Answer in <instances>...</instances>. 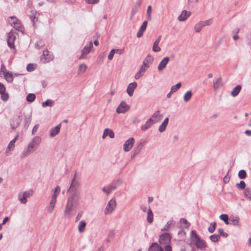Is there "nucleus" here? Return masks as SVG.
Returning <instances> with one entry per match:
<instances>
[{
  "label": "nucleus",
  "mask_w": 251,
  "mask_h": 251,
  "mask_svg": "<svg viewBox=\"0 0 251 251\" xmlns=\"http://www.w3.org/2000/svg\"><path fill=\"white\" fill-rule=\"evenodd\" d=\"M35 98H36V96L34 94L30 93L27 96V97L26 98V100L28 102H32L34 101V100H35Z\"/></svg>",
  "instance_id": "nucleus-40"
},
{
  "label": "nucleus",
  "mask_w": 251,
  "mask_h": 251,
  "mask_svg": "<svg viewBox=\"0 0 251 251\" xmlns=\"http://www.w3.org/2000/svg\"><path fill=\"white\" fill-rule=\"evenodd\" d=\"M238 176L240 179H244L246 176V172L244 170H240L238 173Z\"/></svg>",
  "instance_id": "nucleus-48"
},
{
  "label": "nucleus",
  "mask_w": 251,
  "mask_h": 251,
  "mask_svg": "<svg viewBox=\"0 0 251 251\" xmlns=\"http://www.w3.org/2000/svg\"><path fill=\"white\" fill-rule=\"evenodd\" d=\"M26 69L28 72H31L34 70L33 65L31 64H29L26 67Z\"/></svg>",
  "instance_id": "nucleus-60"
},
{
  "label": "nucleus",
  "mask_w": 251,
  "mask_h": 251,
  "mask_svg": "<svg viewBox=\"0 0 251 251\" xmlns=\"http://www.w3.org/2000/svg\"><path fill=\"white\" fill-rule=\"evenodd\" d=\"M80 197L79 194L74 193L68 198L64 211V215L66 218H70L71 217V212L73 211V207H76L78 204V201Z\"/></svg>",
  "instance_id": "nucleus-1"
},
{
  "label": "nucleus",
  "mask_w": 251,
  "mask_h": 251,
  "mask_svg": "<svg viewBox=\"0 0 251 251\" xmlns=\"http://www.w3.org/2000/svg\"><path fill=\"white\" fill-rule=\"evenodd\" d=\"M129 109V106L125 101H122L116 109L118 113H125Z\"/></svg>",
  "instance_id": "nucleus-8"
},
{
  "label": "nucleus",
  "mask_w": 251,
  "mask_h": 251,
  "mask_svg": "<svg viewBox=\"0 0 251 251\" xmlns=\"http://www.w3.org/2000/svg\"><path fill=\"white\" fill-rule=\"evenodd\" d=\"M18 138V136H16L12 140H11L8 144V146L6 150L5 153L6 155H8L11 151L13 150L15 147V143L17 140Z\"/></svg>",
  "instance_id": "nucleus-15"
},
{
  "label": "nucleus",
  "mask_w": 251,
  "mask_h": 251,
  "mask_svg": "<svg viewBox=\"0 0 251 251\" xmlns=\"http://www.w3.org/2000/svg\"><path fill=\"white\" fill-rule=\"evenodd\" d=\"M18 199L19 200L21 201V202L23 204H25L27 202V199L23 193H20L18 195Z\"/></svg>",
  "instance_id": "nucleus-41"
},
{
  "label": "nucleus",
  "mask_w": 251,
  "mask_h": 251,
  "mask_svg": "<svg viewBox=\"0 0 251 251\" xmlns=\"http://www.w3.org/2000/svg\"><path fill=\"white\" fill-rule=\"evenodd\" d=\"M100 0H85V1L89 4H95L97 3Z\"/></svg>",
  "instance_id": "nucleus-63"
},
{
  "label": "nucleus",
  "mask_w": 251,
  "mask_h": 251,
  "mask_svg": "<svg viewBox=\"0 0 251 251\" xmlns=\"http://www.w3.org/2000/svg\"><path fill=\"white\" fill-rule=\"evenodd\" d=\"M213 83V87L215 89H217L222 86V79L220 77L214 79Z\"/></svg>",
  "instance_id": "nucleus-33"
},
{
  "label": "nucleus",
  "mask_w": 251,
  "mask_h": 251,
  "mask_svg": "<svg viewBox=\"0 0 251 251\" xmlns=\"http://www.w3.org/2000/svg\"><path fill=\"white\" fill-rule=\"evenodd\" d=\"M116 189V186L113 184H109L105 186L102 189L103 192L107 195H109L113 190Z\"/></svg>",
  "instance_id": "nucleus-19"
},
{
  "label": "nucleus",
  "mask_w": 251,
  "mask_h": 251,
  "mask_svg": "<svg viewBox=\"0 0 251 251\" xmlns=\"http://www.w3.org/2000/svg\"><path fill=\"white\" fill-rule=\"evenodd\" d=\"M153 216L151 210L149 208L147 212V220L149 223H151L153 221Z\"/></svg>",
  "instance_id": "nucleus-35"
},
{
  "label": "nucleus",
  "mask_w": 251,
  "mask_h": 251,
  "mask_svg": "<svg viewBox=\"0 0 251 251\" xmlns=\"http://www.w3.org/2000/svg\"><path fill=\"white\" fill-rule=\"evenodd\" d=\"M216 223L215 222H212L210 224V226L208 227V231L210 233H213L216 228Z\"/></svg>",
  "instance_id": "nucleus-46"
},
{
  "label": "nucleus",
  "mask_w": 251,
  "mask_h": 251,
  "mask_svg": "<svg viewBox=\"0 0 251 251\" xmlns=\"http://www.w3.org/2000/svg\"><path fill=\"white\" fill-rule=\"evenodd\" d=\"M23 194L25 197V198L27 199V198H29V197L33 195V192L32 190H29L28 191H25L24 192Z\"/></svg>",
  "instance_id": "nucleus-53"
},
{
  "label": "nucleus",
  "mask_w": 251,
  "mask_h": 251,
  "mask_svg": "<svg viewBox=\"0 0 251 251\" xmlns=\"http://www.w3.org/2000/svg\"><path fill=\"white\" fill-rule=\"evenodd\" d=\"M16 39V36L12 32H10L8 34L7 43L8 46L10 48H14V41Z\"/></svg>",
  "instance_id": "nucleus-14"
},
{
  "label": "nucleus",
  "mask_w": 251,
  "mask_h": 251,
  "mask_svg": "<svg viewBox=\"0 0 251 251\" xmlns=\"http://www.w3.org/2000/svg\"><path fill=\"white\" fill-rule=\"evenodd\" d=\"M220 218L223 220L226 224L227 225L228 224V217L227 215L225 214H222L220 216Z\"/></svg>",
  "instance_id": "nucleus-45"
},
{
  "label": "nucleus",
  "mask_w": 251,
  "mask_h": 251,
  "mask_svg": "<svg viewBox=\"0 0 251 251\" xmlns=\"http://www.w3.org/2000/svg\"><path fill=\"white\" fill-rule=\"evenodd\" d=\"M93 48V43L92 42H90L88 46H85L82 50V54L79 57V59H82L84 58L85 56L88 54L92 48Z\"/></svg>",
  "instance_id": "nucleus-11"
},
{
  "label": "nucleus",
  "mask_w": 251,
  "mask_h": 251,
  "mask_svg": "<svg viewBox=\"0 0 251 251\" xmlns=\"http://www.w3.org/2000/svg\"><path fill=\"white\" fill-rule=\"evenodd\" d=\"M137 84L136 82H133L129 84L127 87L126 92L129 96H133L135 89L137 87Z\"/></svg>",
  "instance_id": "nucleus-13"
},
{
  "label": "nucleus",
  "mask_w": 251,
  "mask_h": 251,
  "mask_svg": "<svg viewBox=\"0 0 251 251\" xmlns=\"http://www.w3.org/2000/svg\"><path fill=\"white\" fill-rule=\"evenodd\" d=\"M53 105V101L51 100H48L46 101L42 102V106L43 107H46L47 106L51 107Z\"/></svg>",
  "instance_id": "nucleus-39"
},
{
  "label": "nucleus",
  "mask_w": 251,
  "mask_h": 251,
  "mask_svg": "<svg viewBox=\"0 0 251 251\" xmlns=\"http://www.w3.org/2000/svg\"><path fill=\"white\" fill-rule=\"evenodd\" d=\"M244 196L245 197L251 201V189L250 188H247L245 189L244 191Z\"/></svg>",
  "instance_id": "nucleus-38"
},
{
  "label": "nucleus",
  "mask_w": 251,
  "mask_h": 251,
  "mask_svg": "<svg viewBox=\"0 0 251 251\" xmlns=\"http://www.w3.org/2000/svg\"><path fill=\"white\" fill-rule=\"evenodd\" d=\"M148 251H163V250L157 243H153L149 248Z\"/></svg>",
  "instance_id": "nucleus-28"
},
{
  "label": "nucleus",
  "mask_w": 251,
  "mask_h": 251,
  "mask_svg": "<svg viewBox=\"0 0 251 251\" xmlns=\"http://www.w3.org/2000/svg\"><path fill=\"white\" fill-rule=\"evenodd\" d=\"M0 94H1V98L3 101H6L8 100L9 95L8 94L4 92L3 93H1Z\"/></svg>",
  "instance_id": "nucleus-52"
},
{
  "label": "nucleus",
  "mask_w": 251,
  "mask_h": 251,
  "mask_svg": "<svg viewBox=\"0 0 251 251\" xmlns=\"http://www.w3.org/2000/svg\"><path fill=\"white\" fill-rule=\"evenodd\" d=\"M181 84L180 82L177 83L176 85L172 86L171 89V93H175L181 87Z\"/></svg>",
  "instance_id": "nucleus-42"
},
{
  "label": "nucleus",
  "mask_w": 251,
  "mask_h": 251,
  "mask_svg": "<svg viewBox=\"0 0 251 251\" xmlns=\"http://www.w3.org/2000/svg\"><path fill=\"white\" fill-rule=\"evenodd\" d=\"M236 186L239 189L243 190L246 187V183L244 181H241L240 183L236 184Z\"/></svg>",
  "instance_id": "nucleus-47"
},
{
  "label": "nucleus",
  "mask_w": 251,
  "mask_h": 251,
  "mask_svg": "<svg viewBox=\"0 0 251 251\" xmlns=\"http://www.w3.org/2000/svg\"><path fill=\"white\" fill-rule=\"evenodd\" d=\"M5 91V88L4 85L0 83V94L3 93Z\"/></svg>",
  "instance_id": "nucleus-62"
},
{
  "label": "nucleus",
  "mask_w": 251,
  "mask_h": 251,
  "mask_svg": "<svg viewBox=\"0 0 251 251\" xmlns=\"http://www.w3.org/2000/svg\"><path fill=\"white\" fill-rule=\"evenodd\" d=\"M87 65L85 64H82L79 66L78 68V74H81L85 72L87 69Z\"/></svg>",
  "instance_id": "nucleus-44"
},
{
  "label": "nucleus",
  "mask_w": 251,
  "mask_h": 251,
  "mask_svg": "<svg viewBox=\"0 0 251 251\" xmlns=\"http://www.w3.org/2000/svg\"><path fill=\"white\" fill-rule=\"evenodd\" d=\"M192 97V92L191 91L186 92L184 96L183 100L185 102L189 101Z\"/></svg>",
  "instance_id": "nucleus-36"
},
{
  "label": "nucleus",
  "mask_w": 251,
  "mask_h": 251,
  "mask_svg": "<svg viewBox=\"0 0 251 251\" xmlns=\"http://www.w3.org/2000/svg\"><path fill=\"white\" fill-rule=\"evenodd\" d=\"M75 176L76 175H75L74 177L72 179L71 185L68 191V192H73V194L75 193L76 189L79 185L78 182L75 180Z\"/></svg>",
  "instance_id": "nucleus-10"
},
{
  "label": "nucleus",
  "mask_w": 251,
  "mask_h": 251,
  "mask_svg": "<svg viewBox=\"0 0 251 251\" xmlns=\"http://www.w3.org/2000/svg\"><path fill=\"white\" fill-rule=\"evenodd\" d=\"M4 77L6 80L9 82H11L13 81V78L12 75L8 72L4 73Z\"/></svg>",
  "instance_id": "nucleus-43"
},
{
  "label": "nucleus",
  "mask_w": 251,
  "mask_h": 251,
  "mask_svg": "<svg viewBox=\"0 0 251 251\" xmlns=\"http://www.w3.org/2000/svg\"><path fill=\"white\" fill-rule=\"evenodd\" d=\"M233 225L239 226V219L238 217H236L235 219L231 220Z\"/></svg>",
  "instance_id": "nucleus-54"
},
{
  "label": "nucleus",
  "mask_w": 251,
  "mask_h": 251,
  "mask_svg": "<svg viewBox=\"0 0 251 251\" xmlns=\"http://www.w3.org/2000/svg\"><path fill=\"white\" fill-rule=\"evenodd\" d=\"M38 128H39V125H36L33 127L32 130V134L33 135H34L36 133Z\"/></svg>",
  "instance_id": "nucleus-61"
},
{
  "label": "nucleus",
  "mask_w": 251,
  "mask_h": 251,
  "mask_svg": "<svg viewBox=\"0 0 251 251\" xmlns=\"http://www.w3.org/2000/svg\"><path fill=\"white\" fill-rule=\"evenodd\" d=\"M169 122V118H166L163 123L161 124V125L159 127V131L160 132H162L164 131L166 129V126Z\"/></svg>",
  "instance_id": "nucleus-29"
},
{
  "label": "nucleus",
  "mask_w": 251,
  "mask_h": 251,
  "mask_svg": "<svg viewBox=\"0 0 251 251\" xmlns=\"http://www.w3.org/2000/svg\"><path fill=\"white\" fill-rule=\"evenodd\" d=\"M218 230L219 233L220 235H222V236H223L224 237H226L227 236V234L224 232V231L223 228H220L218 229Z\"/></svg>",
  "instance_id": "nucleus-57"
},
{
  "label": "nucleus",
  "mask_w": 251,
  "mask_h": 251,
  "mask_svg": "<svg viewBox=\"0 0 251 251\" xmlns=\"http://www.w3.org/2000/svg\"><path fill=\"white\" fill-rule=\"evenodd\" d=\"M190 226V223L184 218L180 219L179 223V226L181 228H187Z\"/></svg>",
  "instance_id": "nucleus-27"
},
{
  "label": "nucleus",
  "mask_w": 251,
  "mask_h": 251,
  "mask_svg": "<svg viewBox=\"0 0 251 251\" xmlns=\"http://www.w3.org/2000/svg\"><path fill=\"white\" fill-rule=\"evenodd\" d=\"M210 238L212 241L216 242V241H218V240H219V239L220 238V236L219 235L214 234V235H211L210 237Z\"/></svg>",
  "instance_id": "nucleus-50"
},
{
  "label": "nucleus",
  "mask_w": 251,
  "mask_h": 251,
  "mask_svg": "<svg viewBox=\"0 0 251 251\" xmlns=\"http://www.w3.org/2000/svg\"><path fill=\"white\" fill-rule=\"evenodd\" d=\"M201 22L203 23L204 26H207V25H210L212 23V21L211 19H209V20H206L205 21H201Z\"/></svg>",
  "instance_id": "nucleus-56"
},
{
  "label": "nucleus",
  "mask_w": 251,
  "mask_h": 251,
  "mask_svg": "<svg viewBox=\"0 0 251 251\" xmlns=\"http://www.w3.org/2000/svg\"><path fill=\"white\" fill-rule=\"evenodd\" d=\"M107 136H109L110 138H113L115 134L113 130L109 128L105 129L102 135V139H104Z\"/></svg>",
  "instance_id": "nucleus-26"
},
{
  "label": "nucleus",
  "mask_w": 251,
  "mask_h": 251,
  "mask_svg": "<svg viewBox=\"0 0 251 251\" xmlns=\"http://www.w3.org/2000/svg\"><path fill=\"white\" fill-rule=\"evenodd\" d=\"M60 192V188L59 186H57L53 190V194L51 196L49 206L47 208L49 213H51L53 211L57 201V198Z\"/></svg>",
  "instance_id": "nucleus-4"
},
{
  "label": "nucleus",
  "mask_w": 251,
  "mask_h": 251,
  "mask_svg": "<svg viewBox=\"0 0 251 251\" xmlns=\"http://www.w3.org/2000/svg\"><path fill=\"white\" fill-rule=\"evenodd\" d=\"M140 208L141 209V210L142 211H143L144 212H146V211H148V210L149 209V207L148 206V205H145V204H142L140 206Z\"/></svg>",
  "instance_id": "nucleus-59"
},
{
  "label": "nucleus",
  "mask_w": 251,
  "mask_h": 251,
  "mask_svg": "<svg viewBox=\"0 0 251 251\" xmlns=\"http://www.w3.org/2000/svg\"><path fill=\"white\" fill-rule=\"evenodd\" d=\"M41 142V138L39 136L34 137L28 144L27 148L25 149L21 154L22 158L32 153L37 148Z\"/></svg>",
  "instance_id": "nucleus-2"
},
{
  "label": "nucleus",
  "mask_w": 251,
  "mask_h": 251,
  "mask_svg": "<svg viewBox=\"0 0 251 251\" xmlns=\"http://www.w3.org/2000/svg\"><path fill=\"white\" fill-rule=\"evenodd\" d=\"M61 126V124H59L54 128H51L50 131V136L51 137L55 136L59 132Z\"/></svg>",
  "instance_id": "nucleus-22"
},
{
  "label": "nucleus",
  "mask_w": 251,
  "mask_h": 251,
  "mask_svg": "<svg viewBox=\"0 0 251 251\" xmlns=\"http://www.w3.org/2000/svg\"><path fill=\"white\" fill-rule=\"evenodd\" d=\"M198 0H188V4L189 6H193L196 4Z\"/></svg>",
  "instance_id": "nucleus-58"
},
{
  "label": "nucleus",
  "mask_w": 251,
  "mask_h": 251,
  "mask_svg": "<svg viewBox=\"0 0 251 251\" xmlns=\"http://www.w3.org/2000/svg\"><path fill=\"white\" fill-rule=\"evenodd\" d=\"M191 12L186 10H183L178 17V20L182 22L185 21L190 15Z\"/></svg>",
  "instance_id": "nucleus-20"
},
{
  "label": "nucleus",
  "mask_w": 251,
  "mask_h": 251,
  "mask_svg": "<svg viewBox=\"0 0 251 251\" xmlns=\"http://www.w3.org/2000/svg\"><path fill=\"white\" fill-rule=\"evenodd\" d=\"M175 223L173 220L169 221L166 225L162 229V231H169L171 230L172 226H174Z\"/></svg>",
  "instance_id": "nucleus-30"
},
{
  "label": "nucleus",
  "mask_w": 251,
  "mask_h": 251,
  "mask_svg": "<svg viewBox=\"0 0 251 251\" xmlns=\"http://www.w3.org/2000/svg\"><path fill=\"white\" fill-rule=\"evenodd\" d=\"M161 39V36H159L153 43L152 50L154 52H159L161 50V48L159 46V44Z\"/></svg>",
  "instance_id": "nucleus-24"
},
{
  "label": "nucleus",
  "mask_w": 251,
  "mask_h": 251,
  "mask_svg": "<svg viewBox=\"0 0 251 251\" xmlns=\"http://www.w3.org/2000/svg\"><path fill=\"white\" fill-rule=\"evenodd\" d=\"M153 60V57L150 54L148 55L144 59L142 66H144L146 68L148 69L150 67Z\"/></svg>",
  "instance_id": "nucleus-16"
},
{
  "label": "nucleus",
  "mask_w": 251,
  "mask_h": 251,
  "mask_svg": "<svg viewBox=\"0 0 251 251\" xmlns=\"http://www.w3.org/2000/svg\"><path fill=\"white\" fill-rule=\"evenodd\" d=\"M151 12H152V9L151 6V5H149L148 7L147 11V17L149 20H151Z\"/></svg>",
  "instance_id": "nucleus-49"
},
{
  "label": "nucleus",
  "mask_w": 251,
  "mask_h": 251,
  "mask_svg": "<svg viewBox=\"0 0 251 251\" xmlns=\"http://www.w3.org/2000/svg\"><path fill=\"white\" fill-rule=\"evenodd\" d=\"M191 244L195 245L198 248L202 249L206 247L204 240L201 239L196 232L192 230L190 233Z\"/></svg>",
  "instance_id": "nucleus-3"
},
{
  "label": "nucleus",
  "mask_w": 251,
  "mask_h": 251,
  "mask_svg": "<svg viewBox=\"0 0 251 251\" xmlns=\"http://www.w3.org/2000/svg\"><path fill=\"white\" fill-rule=\"evenodd\" d=\"M162 117L163 115L160 113V111L157 110L152 115L150 119L155 124L159 122L162 119Z\"/></svg>",
  "instance_id": "nucleus-12"
},
{
  "label": "nucleus",
  "mask_w": 251,
  "mask_h": 251,
  "mask_svg": "<svg viewBox=\"0 0 251 251\" xmlns=\"http://www.w3.org/2000/svg\"><path fill=\"white\" fill-rule=\"evenodd\" d=\"M86 224L84 221H81L79 222L78 226V230L80 233L83 232L85 229Z\"/></svg>",
  "instance_id": "nucleus-34"
},
{
  "label": "nucleus",
  "mask_w": 251,
  "mask_h": 251,
  "mask_svg": "<svg viewBox=\"0 0 251 251\" xmlns=\"http://www.w3.org/2000/svg\"><path fill=\"white\" fill-rule=\"evenodd\" d=\"M204 27L203 24L202 22H200L196 24L195 25L194 29L196 32H199L201 31L202 27Z\"/></svg>",
  "instance_id": "nucleus-37"
},
{
  "label": "nucleus",
  "mask_w": 251,
  "mask_h": 251,
  "mask_svg": "<svg viewBox=\"0 0 251 251\" xmlns=\"http://www.w3.org/2000/svg\"><path fill=\"white\" fill-rule=\"evenodd\" d=\"M171 236L169 233H165L160 235L159 242L161 245L169 244L171 239Z\"/></svg>",
  "instance_id": "nucleus-7"
},
{
  "label": "nucleus",
  "mask_w": 251,
  "mask_h": 251,
  "mask_svg": "<svg viewBox=\"0 0 251 251\" xmlns=\"http://www.w3.org/2000/svg\"><path fill=\"white\" fill-rule=\"evenodd\" d=\"M117 205V202L115 198H112L108 202L105 209L104 214L108 215L113 212Z\"/></svg>",
  "instance_id": "nucleus-5"
},
{
  "label": "nucleus",
  "mask_w": 251,
  "mask_h": 251,
  "mask_svg": "<svg viewBox=\"0 0 251 251\" xmlns=\"http://www.w3.org/2000/svg\"><path fill=\"white\" fill-rule=\"evenodd\" d=\"M9 24L11 26L14 27L18 30H21V22L16 17L12 16L10 17V19L8 21Z\"/></svg>",
  "instance_id": "nucleus-6"
},
{
  "label": "nucleus",
  "mask_w": 251,
  "mask_h": 251,
  "mask_svg": "<svg viewBox=\"0 0 251 251\" xmlns=\"http://www.w3.org/2000/svg\"><path fill=\"white\" fill-rule=\"evenodd\" d=\"M31 121V118L30 116H29L28 117H25V126L28 127L30 124Z\"/></svg>",
  "instance_id": "nucleus-51"
},
{
  "label": "nucleus",
  "mask_w": 251,
  "mask_h": 251,
  "mask_svg": "<svg viewBox=\"0 0 251 251\" xmlns=\"http://www.w3.org/2000/svg\"><path fill=\"white\" fill-rule=\"evenodd\" d=\"M147 69L146 68V67H145L144 66L143 67V66H141L138 72L135 75V79L136 80L139 79L141 76H142L144 75Z\"/></svg>",
  "instance_id": "nucleus-25"
},
{
  "label": "nucleus",
  "mask_w": 251,
  "mask_h": 251,
  "mask_svg": "<svg viewBox=\"0 0 251 251\" xmlns=\"http://www.w3.org/2000/svg\"><path fill=\"white\" fill-rule=\"evenodd\" d=\"M154 124V123L151 121V119H149L146 123V124L143 125L141 128L143 131H146L149 128L151 127L152 125Z\"/></svg>",
  "instance_id": "nucleus-31"
},
{
  "label": "nucleus",
  "mask_w": 251,
  "mask_h": 251,
  "mask_svg": "<svg viewBox=\"0 0 251 251\" xmlns=\"http://www.w3.org/2000/svg\"><path fill=\"white\" fill-rule=\"evenodd\" d=\"M241 85H239L236 86L235 88H234V89L231 91V95L233 97L237 96L239 94L240 92L241 91Z\"/></svg>",
  "instance_id": "nucleus-32"
},
{
  "label": "nucleus",
  "mask_w": 251,
  "mask_h": 251,
  "mask_svg": "<svg viewBox=\"0 0 251 251\" xmlns=\"http://www.w3.org/2000/svg\"><path fill=\"white\" fill-rule=\"evenodd\" d=\"M115 235V231L113 230H110L108 233V236L110 238H113Z\"/></svg>",
  "instance_id": "nucleus-64"
},
{
  "label": "nucleus",
  "mask_w": 251,
  "mask_h": 251,
  "mask_svg": "<svg viewBox=\"0 0 251 251\" xmlns=\"http://www.w3.org/2000/svg\"><path fill=\"white\" fill-rule=\"evenodd\" d=\"M115 51H116V50L115 49H112L110 51V52H109V53L108 55V58L109 60H111L112 59Z\"/></svg>",
  "instance_id": "nucleus-55"
},
{
  "label": "nucleus",
  "mask_w": 251,
  "mask_h": 251,
  "mask_svg": "<svg viewBox=\"0 0 251 251\" xmlns=\"http://www.w3.org/2000/svg\"><path fill=\"white\" fill-rule=\"evenodd\" d=\"M52 59L51 55L49 54V50H44L43 52V55L41 60L44 62H49Z\"/></svg>",
  "instance_id": "nucleus-21"
},
{
  "label": "nucleus",
  "mask_w": 251,
  "mask_h": 251,
  "mask_svg": "<svg viewBox=\"0 0 251 251\" xmlns=\"http://www.w3.org/2000/svg\"><path fill=\"white\" fill-rule=\"evenodd\" d=\"M147 25H148V22L146 21H145L143 23L142 25L141 26L139 31H138V32L137 33V37L140 38L142 36L144 32L145 31V30L147 28Z\"/></svg>",
  "instance_id": "nucleus-23"
},
{
  "label": "nucleus",
  "mask_w": 251,
  "mask_h": 251,
  "mask_svg": "<svg viewBox=\"0 0 251 251\" xmlns=\"http://www.w3.org/2000/svg\"><path fill=\"white\" fill-rule=\"evenodd\" d=\"M135 140L133 137L129 138L124 144V150L125 151H129L133 147Z\"/></svg>",
  "instance_id": "nucleus-9"
},
{
  "label": "nucleus",
  "mask_w": 251,
  "mask_h": 251,
  "mask_svg": "<svg viewBox=\"0 0 251 251\" xmlns=\"http://www.w3.org/2000/svg\"><path fill=\"white\" fill-rule=\"evenodd\" d=\"M170 58L168 57H164L159 63L157 69L159 71H161L164 69L167 64L169 62Z\"/></svg>",
  "instance_id": "nucleus-18"
},
{
  "label": "nucleus",
  "mask_w": 251,
  "mask_h": 251,
  "mask_svg": "<svg viewBox=\"0 0 251 251\" xmlns=\"http://www.w3.org/2000/svg\"><path fill=\"white\" fill-rule=\"evenodd\" d=\"M144 145L142 143H139L134 149L132 151V154L131 155V157L133 158L136 155L139 154L141 151L143 149Z\"/></svg>",
  "instance_id": "nucleus-17"
}]
</instances>
